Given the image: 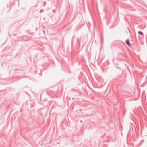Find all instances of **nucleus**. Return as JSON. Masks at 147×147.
I'll return each mask as SVG.
<instances>
[{
    "mask_svg": "<svg viewBox=\"0 0 147 147\" xmlns=\"http://www.w3.org/2000/svg\"><path fill=\"white\" fill-rule=\"evenodd\" d=\"M126 42L129 46H130V43L128 40H126Z\"/></svg>",
    "mask_w": 147,
    "mask_h": 147,
    "instance_id": "obj_1",
    "label": "nucleus"
},
{
    "mask_svg": "<svg viewBox=\"0 0 147 147\" xmlns=\"http://www.w3.org/2000/svg\"><path fill=\"white\" fill-rule=\"evenodd\" d=\"M138 34L140 35H143V33L141 31H139L138 32Z\"/></svg>",
    "mask_w": 147,
    "mask_h": 147,
    "instance_id": "obj_2",
    "label": "nucleus"
}]
</instances>
